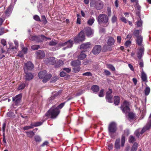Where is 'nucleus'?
<instances>
[{"mask_svg":"<svg viewBox=\"0 0 151 151\" xmlns=\"http://www.w3.org/2000/svg\"><path fill=\"white\" fill-rule=\"evenodd\" d=\"M66 102H64L62 103H61L57 107H55L56 108H57L59 110L61 109L65 105Z\"/></svg>","mask_w":151,"mask_h":151,"instance_id":"40","label":"nucleus"},{"mask_svg":"<svg viewBox=\"0 0 151 151\" xmlns=\"http://www.w3.org/2000/svg\"><path fill=\"white\" fill-rule=\"evenodd\" d=\"M40 47L39 45H34L31 46V49L33 50H38Z\"/></svg>","mask_w":151,"mask_h":151,"instance_id":"43","label":"nucleus"},{"mask_svg":"<svg viewBox=\"0 0 151 151\" xmlns=\"http://www.w3.org/2000/svg\"><path fill=\"white\" fill-rule=\"evenodd\" d=\"M34 65L30 61H29L27 63H24V72L28 71H31L33 69Z\"/></svg>","mask_w":151,"mask_h":151,"instance_id":"7","label":"nucleus"},{"mask_svg":"<svg viewBox=\"0 0 151 151\" xmlns=\"http://www.w3.org/2000/svg\"><path fill=\"white\" fill-rule=\"evenodd\" d=\"M35 55L37 59H40L43 58L45 57V53L43 50H40L36 52Z\"/></svg>","mask_w":151,"mask_h":151,"instance_id":"11","label":"nucleus"},{"mask_svg":"<svg viewBox=\"0 0 151 151\" xmlns=\"http://www.w3.org/2000/svg\"><path fill=\"white\" fill-rule=\"evenodd\" d=\"M95 4V8L97 10H101L103 7V3L101 0L96 1Z\"/></svg>","mask_w":151,"mask_h":151,"instance_id":"13","label":"nucleus"},{"mask_svg":"<svg viewBox=\"0 0 151 151\" xmlns=\"http://www.w3.org/2000/svg\"><path fill=\"white\" fill-rule=\"evenodd\" d=\"M42 22H43L44 24H46L47 23V21L45 17V15H43L42 16Z\"/></svg>","mask_w":151,"mask_h":151,"instance_id":"47","label":"nucleus"},{"mask_svg":"<svg viewBox=\"0 0 151 151\" xmlns=\"http://www.w3.org/2000/svg\"><path fill=\"white\" fill-rule=\"evenodd\" d=\"M145 50L144 48L143 47H140L138 49V51L137 52V57L139 60L142 59V57L144 54Z\"/></svg>","mask_w":151,"mask_h":151,"instance_id":"9","label":"nucleus"},{"mask_svg":"<svg viewBox=\"0 0 151 151\" xmlns=\"http://www.w3.org/2000/svg\"><path fill=\"white\" fill-rule=\"evenodd\" d=\"M1 42L3 46H5L6 45V41L4 39H2L1 40Z\"/></svg>","mask_w":151,"mask_h":151,"instance_id":"62","label":"nucleus"},{"mask_svg":"<svg viewBox=\"0 0 151 151\" xmlns=\"http://www.w3.org/2000/svg\"><path fill=\"white\" fill-rule=\"evenodd\" d=\"M108 68L112 71H114L115 70L114 67L111 64H108L107 65Z\"/></svg>","mask_w":151,"mask_h":151,"instance_id":"48","label":"nucleus"},{"mask_svg":"<svg viewBox=\"0 0 151 151\" xmlns=\"http://www.w3.org/2000/svg\"><path fill=\"white\" fill-rule=\"evenodd\" d=\"M63 70L68 73H69L71 71V69L69 68H63Z\"/></svg>","mask_w":151,"mask_h":151,"instance_id":"64","label":"nucleus"},{"mask_svg":"<svg viewBox=\"0 0 151 151\" xmlns=\"http://www.w3.org/2000/svg\"><path fill=\"white\" fill-rule=\"evenodd\" d=\"M35 127L39 126L41 125L42 124V123L40 122H35Z\"/></svg>","mask_w":151,"mask_h":151,"instance_id":"63","label":"nucleus"},{"mask_svg":"<svg viewBox=\"0 0 151 151\" xmlns=\"http://www.w3.org/2000/svg\"><path fill=\"white\" fill-rule=\"evenodd\" d=\"M91 63V60H84L83 64L84 65H87L88 64Z\"/></svg>","mask_w":151,"mask_h":151,"instance_id":"52","label":"nucleus"},{"mask_svg":"<svg viewBox=\"0 0 151 151\" xmlns=\"http://www.w3.org/2000/svg\"><path fill=\"white\" fill-rule=\"evenodd\" d=\"M136 24L137 27H140L142 26V22L141 20L137 21L136 22Z\"/></svg>","mask_w":151,"mask_h":151,"instance_id":"58","label":"nucleus"},{"mask_svg":"<svg viewBox=\"0 0 151 151\" xmlns=\"http://www.w3.org/2000/svg\"><path fill=\"white\" fill-rule=\"evenodd\" d=\"M7 115L8 116L14 118L15 116L14 114V113L9 111L7 113Z\"/></svg>","mask_w":151,"mask_h":151,"instance_id":"49","label":"nucleus"},{"mask_svg":"<svg viewBox=\"0 0 151 151\" xmlns=\"http://www.w3.org/2000/svg\"><path fill=\"white\" fill-rule=\"evenodd\" d=\"M112 91L111 89L109 88L108 91L106 93L105 98L107 101L110 103H112V96L111 94L112 93Z\"/></svg>","mask_w":151,"mask_h":151,"instance_id":"8","label":"nucleus"},{"mask_svg":"<svg viewBox=\"0 0 151 151\" xmlns=\"http://www.w3.org/2000/svg\"><path fill=\"white\" fill-rule=\"evenodd\" d=\"M34 19L37 21L41 22L39 17L37 15H35L33 17Z\"/></svg>","mask_w":151,"mask_h":151,"instance_id":"51","label":"nucleus"},{"mask_svg":"<svg viewBox=\"0 0 151 151\" xmlns=\"http://www.w3.org/2000/svg\"><path fill=\"white\" fill-rule=\"evenodd\" d=\"M63 64V62L61 60H59L57 63L55 64V66L56 68H59Z\"/></svg>","mask_w":151,"mask_h":151,"instance_id":"32","label":"nucleus"},{"mask_svg":"<svg viewBox=\"0 0 151 151\" xmlns=\"http://www.w3.org/2000/svg\"><path fill=\"white\" fill-rule=\"evenodd\" d=\"M117 130V124L114 122H110L108 127V131L110 137H112V135L116 133Z\"/></svg>","mask_w":151,"mask_h":151,"instance_id":"3","label":"nucleus"},{"mask_svg":"<svg viewBox=\"0 0 151 151\" xmlns=\"http://www.w3.org/2000/svg\"><path fill=\"white\" fill-rule=\"evenodd\" d=\"M125 142V137L124 135H122L121 139V146L122 147H123L124 146Z\"/></svg>","mask_w":151,"mask_h":151,"instance_id":"44","label":"nucleus"},{"mask_svg":"<svg viewBox=\"0 0 151 151\" xmlns=\"http://www.w3.org/2000/svg\"><path fill=\"white\" fill-rule=\"evenodd\" d=\"M150 91V88L149 87H147L145 90V93L146 96H147L149 94Z\"/></svg>","mask_w":151,"mask_h":151,"instance_id":"41","label":"nucleus"},{"mask_svg":"<svg viewBox=\"0 0 151 151\" xmlns=\"http://www.w3.org/2000/svg\"><path fill=\"white\" fill-rule=\"evenodd\" d=\"M121 20L124 23L126 24L127 22L126 19L124 17H122L120 18Z\"/></svg>","mask_w":151,"mask_h":151,"instance_id":"61","label":"nucleus"},{"mask_svg":"<svg viewBox=\"0 0 151 151\" xmlns=\"http://www.w3.org/2000/svg\"><path fill=\"white\" fill-rule=\"evenodd\" d=\"M139 31L138 30H134L133 32L134 35L136 37H137L138 36H139Z\"/></svg>","mask_w":151,"mask_h":151,"instance_id":"45","label":"nucleus"},{"mask_svg":"<svg viewBox=\"0 0 151 151\" xmlns=\"http://www.w3.org/2000/svg\"><path fill=\"white\" fill-rule=\"evenodd\" d=\"M128 116L129 120H133L135 116V114L132 112H129Z\"/></svg>","mask_w":151,"mask_h":151,"instance_id":"33","label":"nucleus"},{"mask_svg":"<svg viewBox=\"0 0 151 151\" xmlns=\"http://www.w3.org/2000/svg\"><path fill=\"white\" fill-rule=\"evenodd\" d=\"M14 42L15 44V47H11V46L10 45V47L9 48H10L11 49H17V48L18 46V41L16 40H15L14 41Z\"/></svg>","mask_w":151,"mask_h":151,"instance_id":"36","label":"nucleus"},{"mask_svg":"<svg viewBox=\"0 0 151 151\" xmlns=\"http://www.w3.org/2000/svg\"><path fill=\"white\" fill-rule=\"evenodd\" d=\"M47 74V72L45 70H44L40 72L38 74V76L39 78L43 79L45 76V75Z\"/></svg>","mask_w":151,"mask_h":151,"instance_id":"25","label":"nucleus"},{"mask_svg":"<svg viewBox=\"0 0 151 151\" xmlns=\"http://www.w3.org/2000/svg\"><path fill=\"white\" fill-rule=\"evenodd\" d=\"M120 98L118 96H114V104L115 105H118L120 103Z\"/></svg>","mask_w":151,"mask_h":151,"instance_id":"30","label":"nucleus"},{"mask_svg":"<svg viewBox=\"0 0 151 151\" xmlns=\"http://www.w3.org/2000/svg\"><path fill=\"white\" fill-rule=\"evenodd\" d=\"M91 89L93 92H97L99 90V87L97 85H93L91 86Z\"/></svg>","mask_w":151,"mask_h":151,"instance_id":"29","label":"nucleus"},{"mask_svg":"<svg viewBox=\"0 0 151 151\" xmlns=\"http://www.w3.org/2000/svg\"><path fill=\"white\" fill-rule=\"evenodd\" d=\"M140 61L139 63V65L140 68H142L144 67V64L143 59H141L139 60Z\"/></svg>","mask_w":151,"mask_h":151,"instance_id":"57","label":"nucleus"},{"mask_svg":"<svg viewBox=\"0 0 151 151\" xmlns=\"http://www.w3.org/2000/svg\"><path fill=\"white\" fill-rule=\"evenodd\" d=\"M109 20L108 17L105 14H99L97 19L99 23L104 27H106L108 25Z\"/></svg>","mask_w":151,"mask_h":151,"instance_id":"2","label":"nucleus"},{"mask_svg":"<svg viewBox=\"0 0 151 151\" xmlns=\"http://www.w3.org/2000/svg\"><path fill=\"white\" fill-rule=\"evenodd\" d=\"M143 42V37L140 35L137 37L136 40V43L139 46H142Z\"/></svg>","mask_w":151,"mask_h":151,"instance_id":"19","label":"nucleus"},{"mask_svg":"<svg viewBox=\"0 0 151 151\" xmlns=\"http://www.w3.org/2000/svg\"><path fill=\"white\" fill-rule=\"evenodd\" d=\"M32 127H30V126H25L23 127V129L24 130H29L32 129Z\"/></svg>","mask_w":151,"mask_h":151,"instance_id":"59","label":"nucleus"},{"mask_svg":"<svg viewBox=\"0 0 151 151\" xmlns=\"http://www.w3.org/2000/svg\"><path fill=\"white\" fill-rule=\"evenodd\" d=\"M114 39L112 37H108L107 43L109 45L111 46L113 45L114 44Z\"/></svg>","mask_w":151,"mask_h":151,"instance_id":"22","label":"nucleus"},{"mask_svg":"<svg viewBox=\"0 0 151 151\" xmlns=\"http://www.w3.org/2000/svg\"><path fill=\"white\" fill-rule=\"evenodd\" d=\"M29 39L30 40L36 42H42V40L40 38V37L38 36H30Z\"/></svg>","mask_w":151,"mask_h":151,"instance_id":"15","label":"nucleus"},{"mask_svg":"<svg viewBox=\"0 0 151 151\" xmlns=\"http://www.w3.org/2000/svg\"><path fill=\"white\" fill-rule=\"evenodd\" d=\"M42 80V82L44 83H46L52 77V75L50 74H46Z\"/></svg>","mask_w":151,"mask_h":151,"instance_id":"23","label":"nucleus"},{"mask_svg":"<svg viewBox=\"0 0 151 151\" xmlns=\"http://www.w3.org/2000/svg\"><path fill=\"white\" fill-rule=\"evenodd\" d=\"M129 103L126 100H125L120 106V109L124 113L126 114L129 112L130 109L129 107Z\"/></svg>","mask_w":151,"mask_h":151,"instance_id":"4","label":"nucleus"},{"mask_svg":"<svg viewBox=\"0 0 151 151\" xmlns=\"http://www.w3.org/2000/svg\"><path fill=\"white\" fill-rule=\"evenodd\" d=\"M28 86V84L26 82L21 83L18 86V90H22L24 89L25 87L27 86Z\"/></svg>","mask_w":151,"mask_h":151,"instance_id":"21","label":"nucleus"},{"mask_svg":"<svg viewBox=\"0 0 151 151\" xmlns=\"http://www.w3.org/2000/svg\"><path fill=\"white\" fill-rule=\"evenodd\" d=\"M82 75L83 76H92V74L91 72H88L82 74Z\"/></svg>","mask_w":151,"mask_h":151,"instance_id":"50","label":"nucleus"},{"mask_svg":"<svg viewBox=\"0 0 151 151\" xmlns=\"http://www.w3.org/2000/svg\"><path fill=\"white\" fill-rule=\"evenodd\" d=\"M86 57V55L84 53H81L78 57V59L83 60Z\"/></svg>","mask_w":151,"mask_h":151,"instance_id":"35","label":"nucleus"},{"mask_svg":"<svg viewBox=\"0 0 151 151\" xmlns=\"http://www.w3.org/2000/svg\"><path fill=\"white\" fill-rule=\"evenodd\" d=\"M117 21V17L115 15H114L112 17L111 19V21L113 23H114L116 22Z\"/></svg>","mask_w":151,"mask_h":151,"instance_id":"46","label":"nucleus"},{"mask_svg":"<svg viewBox=\"0 0 151 151\" xmlns=\"http://www.w3.org/2000/svg\"><path fill=\"white\" fill-rule=\"evenodd\" d=\"M84 32L88 37H91L93 36V30L90 27H86L84 29Z\"/></svg>","mask_w":151,"mask_h":151,"instance_id":"12","label":"nucleus"},{"mask_svg":"<svg viewBox=\"0 0 151 151\" xmlns=\"http://www.w3.org/2000/svg\"><path fill=\"white\" fill-rule=\"evenodd\" d=\"M85 34L83 30H82L78 34V35L74 37V41L76 42H82L85 40Z\"/></svg>","mask_w":151,"mask_h":151,"instance_id":"5","label":"nucleus"},{"mask_svg":"<svg viewBox=\"0 0 151 151\" xmlns=\"http://www.w3.org/2000/svg\"><path fill=\"white\" fill-rule=\"evenodd\" d=\"M107 14L108 17H109L111 16V8L109 7L107 8Z\"/></svg>","mask_w":151,"mask_h":151,"instance_id":"56","label":"nucleus"},{"mask_svg":"<svg viewBox=\"0 0 151 151\" xmlns=\"http://www.w3.org/2000/svg\"><path fill=\"white\" fill-rule=\"evenodd\" d=\"M94 22L93 18H90L88 21V24L90 25H92Z\"/></svg>","mask_w":151,"mask_h":151,"instance_id":"38","label":"nucleus"},{"mask_svg":"<svg viewBox=\"0 0 151 151\" xmlns=\"http://www.w3.org/2000/svg\"><path fill=\"white\" fill-rule=\"evenodd\" d=\"M141 78L142 81H146L147 80V76L146 74L143 70V69H142V71L141 73Z\"/></svg>","mask_w":151,"mask_h":151,"instance_id":"24","label":"nucleus"},{"mask_svg":"<svg viewBox=\"0 0 151 151\" xmlns=\"http://www.w3.org/2000/svg\"><path fill=\"white\" fill-rule=\"evenodd\" d=\"M35 140L36 142H40L42 141L41 137L38 135H36L34 137Z\"/></svg>","mask_w":151,"mask_h":151,"instance_id":"34","label":"nucleus"},{"mask_svg":"<svg viewBox=\"0 0 151 151\" xmlns=\"http://www.w3.org/2000/svg\"><path fill=\"white\" fill-rule=\"evenodd\" d=\"M25 75L24 76V79L26 81H29L33 79L34 76L30 73H27V71L24 72Z\"/></svg>","mask_w":151,"mask_h":151,"instance_id":"16","label":"nucleus"},{"mask_svg":"<svg viewBox=\"0 0 151 151\" xmlns=\"http://www.w3.org/2000/svg\"><path fill=\"white\" fill-rule=\"evenodd\" d=\"M96 1H91L90 3V5L91 7H94L95 8V6L96 5Z\"/></svg>","mask_w":151,"mask_h":151,"instance_id":"55","label":"nucleus"},{"mask_svg":"<svg viewBox=\"0 0 151 151\" xmlns=\"http://www.w3.org/2000/svg\"><path fill=\"white\" fill-rule=\"evenodd\" d=\"M90 45L89 42L84 43L81 45L80 48L81 49H86L90 47Z\"/></svg>","mask_w":151,"mask_h":151,"instance_id":"26","label":"nucleus"},{"mask_svg":"<svg viewBox=\"0 0 151 151\" xmlns=\"http://www.w3.org/2000/svg\"><path fill=\"white\" fill-rule=\"evenodd\" d=\"M60 112L59 110L55 108V105L53 106L45 113V116L51 119L55 118Z\"/></svg>","mask_w":151,"mask_h":151,"instance_id":"1","label":"nucleus"},{"mask_svg":"<svg viewBox=\"0 0 151 151\" xmlns=\"http://www.w3.org/2000/svg\"><path fill=\"white\" fill-rule=\"evenodd\" d=\"M46 61H47L48 64L51 65H54L56 63L55 58L54 57H50L46 59Z\"/></svg>","mask_w":151,"mask_h":151,"instance_id":"17","label":"nucleus"},{"mask_svg":"<svg viewBox=\"0 0 151 151\" xmlns=\"http://www.w3.org/2000/svg\"><path fill=\"white\" fill-rule=\"evenodd\" d=\"M137 148V142H134L131 149V151H136Z\"/></svg>","mask_w":151,"mask_h":151,"instance_id":"31","label":"nucleus"},{"mask_svg":"<svg viewBox=\"0 0 151 151\" xmlns=\"http://www.w3.org/2000/svg\"><path fill=\"white\" fill-rule=\"evenodd\" d=\"M120 140L119 139H116L115 143V147L116 149H119L120 147Z\"/></svg>","mask_w":151,"mask_h":151,"instance_id":"27","label":"nucleus"},{"mask_svg":"<svg viewBox=\"0 0 151 151\" xmlns=\"http://www.w3.org/2000/svg\"><path fill=\"white\" fill-rule=\"evenodd\" d=\"M38 129L36 128L33 129L32 131H27L25 132L27 136L29 138H32L35 135V132H34L35 130H37Z\"/></svg>","mask_w":151,"mask_h":151,"instance_id":"18","label":"nucleus"},{"mask_svg":"<svg viewBox=\"0 0 151 151\" xmlns=\"http://www.w3.org/2000/svg\"><path fill=\"white\" fill-rule=\"evenodd\" d=\"M73 41L70 40H69L67 42L60 44V45L61 46L67 45L68 47L70 48L71 47L73 46Z\"/></svg>","mask_w":151,"mask_h":151,"instance_id":"14","label":"nucleus"},{"mask_svg":"<svg viewBox=\"0 0 151 151\" xmlns=\"http://www.w3.org/2000/svg\"><path fill=\"white\" fill-rule=\"evenodd\" d=\"M22 94L20 93L12 98V101L16 106H18L22 101Z\"/></svg>","mask_w":151,"mask_h":151,"instance_id":"6","label":"nucleus"},{"mask_svg":"<svg viewBox=\"0 0 151 151\" xmlns=\"http://www.w3.org/2000/svg\"><path fill=\"white\" fill-rule=\"evenodd\" d=\"M57 44V42L53 41H52L49 42V45L50 46H55Z\"/></svg>","mask_w":151,"mask_h":151,"instance_id":"60","label":"nucleus"},{"mask_svg":"<svg viewBox=\"0 0 151 151\" xmlns=\"http://www.w3.org/2000/svg\"><path fill=\"white\" fill-rule=\"evenodd\" d=\"M131 42L130 41L127 40L125 42V43H124V45L126 47H127L131 44Z\"/></svg>","mask_w":151,"mask_h":151,"instance_id":"53","label":"nucleus"},{"mask_svg":"<svg viewBox=\"0 0 151 151\" xmlns=\"http://www.w3.org/2000/svg\"><path fill=\"white\" fill-rule=\"evenodd\" d=\"M81 62L79 60L72 61L71 62V65L73 67L78 66L81 65Z\"/></svg>","mask_w":151,"mask_h":151,"instance_id":"20","label":"nucleus"},{"mask_svg":"<svg viewBox=\"0 0 151 151\" xmlns=\"http://www.w3.org/2000/svg\"><path fill=\"white\" fill-rule=\"evenodd\" d=\"M151 126V119L148 122L145 126L144 127L145 128V129L147 130L149 129Z\"/></svg>","mask_w":151,"mask_h":151,"instance_id":"37","label":"nucleus"},{"mask_svg":"<svg viewBox=\"0 0 151 151\" xmlns=\"http://www.w3.org/2000/svg\"><path fill=\"white\" fill-rule=\"evenodd\" d=\"M61 93V91H59L58 92H54L53 93V96H51L50 97L51 100H53L55 98V97H57L60 96Z\"/></svg>","mask_w":151,"mask_h":151,"instance_id":"28","label":"nucleus"},{"mask_svg":"<svg viewBox=\"0 0 151 151\" xmlns=\"http://www.w3.org/2000/svg\"><path fill=\"white\" fill-rule=\"evenodd\" d=\"M129 142L130 143H133L135 141V139L134 137L132 135H131L129 138Z\"/></svg>","mask_w":151,"mask_h":151,"instance_id":"39","label":"nucleus"},{"mask_svg":"<svg viewBox=\"0 0 151 151\" xmlns=\"http://www.w3.org/2000/svg\"><path fill=\"white\" fill-rule=\"evenodd\" d=\"M101 47L99 45H96L93 47L92 51V53L94 55H97L101 51Z\"/></svg>","mask_w":151,"mask_h":151,"instance_id":"10","label":"nucleus"},{"mask_svg":"<svg viewBox=\"0 0 151 151\" xmlns=\"http://www.w3.org/2000/svg\"><path fill=\"white\" fill-rule=\"evenodd\" d=\"M104 89H101L100 91L99 94V96L100 97H102L104 96Z\"/></svg>","mask_w":151,"mask_h":151,"instance_id":"54","label":"nucleus"},{"mask_svg":"<svg viewBox=\"0 0 151 151\" xmlns=\"http://www.w3.org/2000/svg\"><path fill=\"white\" fill-rule=\"evenodd\" d=\"M80 69L81 68L80 66H78L74 67L73 70L75 73H77L80 70Z\"/></svg>","mask_w":151,"mask_h":151,"instance_id":"42","label":"nucleus"}]
</instances>
